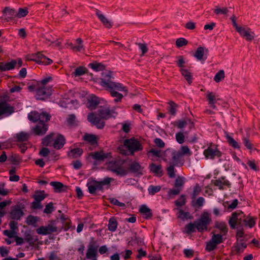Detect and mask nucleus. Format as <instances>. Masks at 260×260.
Returning a JSON list of instances; mask_svg holds the SVG:
<instances>
[{"mask_svg": "<svg viewBox=\"0 0 260 260\" xmlns=\"http://www.w3.org/2000/svg\"><path fill=\"white\" fill-rule=\"evenodd\" d=\"M51 115L47 112L39 113L36 111H31L28 114V119L32 122H38L32 128V131L37 136H43L48 131V126L46 124L50 120Z\"/></svg>", "mask_w": 260, "mask_h": 260, "instance_id": "obj_1", "label": "nucleus"}, {"mask_svg": "<svg viewBox=\"0 0 260 260\" xmlns=\"http://www.w3.org/2000/svg\"><path fill=\"white\" fill-rule=\"evenodd\" d=\"M111 78L110 73L103 74V78L101 79V85L110 91V94L112 97L115 98L114 99L115 103L120 102L123 96L121 93L115 91V90L125 91L126 93L127 90L126 87L123 86L121 83L112 81Z\"/></svg>", "mask_w": 260, "mask_h": 260, "instance_id": "obj_2", "label": "nucleus"}, {"mask_svg": "<svg viewBox=\"0 0 260 260\" xmlns=\"http://www.w3.org/2000/svg\"><path fill=\"white\" fill-rule=\"evenodd\" d=\"M111 180L112 178L109 177L105 178L100 181H98L93 178H89L86 184L88 192L91 194H96V191H103V186L109 185Z\"/></svg>", "mask_w": 260, "mask_h": 260, "instance_id": "obj_3", "label": "nucleus"}, {"mask_svg": "<svg viewBox=\"0 0 260 260\" xmlns=\"http://www.w3.org/2000/svg\"><path fill=\"white\" fill-rule=\"evenodd\" d=\"M123 146L129 152L131 155L142 151L143 148L141 143L135 138L125 139L123 141Z\"/></svg>", "mask_w": 260, "mask_h": 260, "instance_id": "obj_4", "label": "nucleus"}, {"mask_svg": "<svg viewBox=\"0 0 260 260\" xmlns=\"http://www.w3.org/2000/svg\"><path fill=\"white\" fill-rule=\"evenodd\" d=\"M196 224V229L199 232H203L207 230V226L210 223L211 219L207 212H204L200 219L194 221Z\"/></svg>", "mask_w": 260, "mask_h": 260, "instance_id": "obj_5", "label": "nucleus"}, {"mask_svg": "<svg viewBox=\"0 0 260 260\" xmlns=\"http://www.w3.org/2000/svg\"><path fill=\"white\" fill-rule=\"evenodd\" d=\"M245 218L244 213L241 210H237L232 214L229 223L231 229H235L237 225H241Z\"/></svg>", "mask_w": 260, "mask_h": 260, "instance_id": "obj_6", "label": "nucleus"}, {"mask_svg": "<svg viewBox=\"0 0 260 260\" xmlns=\"http://www.w3.org/2000/svg\"><path fill=\"white\" fill-rule=\"evenodd\" d=\"M108 169L117 175L120 176H124L127 174V170L124 169L120 162L118 161L110 162L108 165Z\"/></svg>", "mask_w": 260, "mask_h": 260, "instance_id": "obj_7", "label": "nucleus"}, {"mask_svg": "<svg viewBox=\"0 0 260 260\" xmlns=\"http://www.w3.org/2000/svg\"><path fill=\"white\" fill-rule=\"evenodd\" d=\"M52 92L51 87L40 86L36 89V98L37 100H44L49 97Z\"/></svg>", "mask_w": 260, "mask_h": 260, "instance_id": "obj_8", "label": "nucleus"}, {"mask_svg": "<svg viewBox=\"0 0 260 260\" xmlns=\"http://www.w3.org/2000/svg\"><path fill=\"white\" fill-rule=\"evenodd\" d=\"M164 155L165 157H171L172 162L170 163L177 166L180 162V159L182 156L179 151L170 148L165 150Z\"/></svg>", "mask_w": 260, "mask_h": 260, "instance_id": "obj_9", "label": "nucleus"}, {"mask_svg": "<svg viewBox=\"0 0 260 260\" xmlns=\"http://www.w3.org/2000/svg\"><path fill=\"white\" fill-rule=\"evenodd\" d=\"M98 115L101 119H108L111 117H115L117 113L114 110L101 107L98 111Z\"/></svg>", "mask_w": 260, "mask_h": 260, "instance_id": "obj_10", "label": "nucleus"}, {"mask_svg": "<svg viewBox=\"0 0 260 260\" xmlns=\"http://www.w3.org/2000/svg\"><path fill=\"white\" fill-rule=\"evenodd\" d=\"M203 154L206 159H214L216 157H221L222 152L217 147L209 146L204 150Z\"/></svg>", "mask_w": 260, "mask_h": 260, "instance_id": "obj_11", "label": "nucleus"}, {"mask_svg": "<svg viewBox=\"0 0 260 260\" xmlns=\"http://www.w3.org/2000/svg\"><path fill=\"white\" fill-rule=\"evenodd\" d=\"M14 112V107L5 101L0 102V119L8 116Z\"/></svg>", "mask_w": 260, "mask_h": 260, "instance_id": "obj_12", "label": "nucleus"}, {"mask_svg": "<svg viewBox=\"0 0 260 260\" xmlns=\"http://www.w3.org/2000/svg\"><path fill=\"white\" fill-rule=\"evenodd\" d=\"M88 156L99 161H104L106 159L112 157L111 153H104L103 151L89 153Z\"/></svg>", "mask_w": 260, "mask_h": 260, "instance_id": "obj_13", "label": "nucleus"}, {"mask_svg": "<svg viewBox=\"0 0 260 260\" xmlns=\"http://www.w3.org/2000/svg\"><path fill=\"white\" fill-rule=\"evenodd\" d=\"M24 215V212L19 205H16L11 207L10 216L12 219L20 220Z\"/></svg>", "mask_w": 260, "mask_h": 260, "instance_id": "obj_14", "label": "nucleus"}, {"mask_svg": "<svg viewBox=\"0 0 260 260\" xmlns=\"http://www.w3.org/2000/svg\"><path fill=\"white\" fill-rule=\"evenodd\" d=\"M88 120L94 124L99 129H102L105 125L104 121L101 120V118L96 116L93 113H89L87 116Z\"/></svg>", "mask_w": 260, "mask_h": 260, "instance_id": "obj_15", "label": "nucleus"}, {"mask_svg": "<svg viewBox=\"0 0 260 260\" xmlns=\"http://www.w3.org/2000/svg\"><path fill=\"white\" fill-rule=\"evenodd\" d=\"M57 231V228L51 224L40 226L36 230V232L38 234L42 235L50 234L52 233L56 232Z\"/></svg>", "mask_w": 260, "mask_h": 260, "instance_id": "obj_16", "label": "nucleus"}, {"mask_svg": "<svg viewBox=\"0 0 260 260\" xmlns=\"http://www.w3.org/2000/svg\"><path fill=\"white\" fill-rule=\"evenodd\" d=\"M208 52V50L207 49L200 46L198 47L194 54V56L198 60L201 61L203 63L207 58V56L206 54L205 55V53H207Z\"/></svg>", "mask_w": 260, "mask_h": 260, "instance_id": "obj_17", "label": "nucleus"}, {"mask_svg": "<svg viewBox=\"0 0 260 260\" xmlns=\"http://www.w3.org/2000/svg\"><path fill=\"white\" fill-rule=\"evenodd\" d=\"M247 247V244L244 242L243 239H238L236 242L234 244L232 249L233 251L235 252V254H238L244 251V249Z\"/></svg>", "mask_w": 260, "mask_h": 260, "instance_id": "obj_18", "label": "nucleus"}, {"mask_svg": "<svg viewBox=\"0 0 260 260\" xmlns=\"http://www.w3.org/2000/svg\"><path fill=\"white\" fill-rule=\"evenodd\" d=\"M3 16L6 17V21L8 22L16 17V10L10 7H5L2 11Z\"/></svg>", "mask_w": 260, "mask_h": 260, "instance_id": "obj_19", "label": "nucleus"}, {"mask_svg": "<svg viewBox=\"0 0 260 260\" xmlns=\"http://www.w3.org/2000/svg\"><path fill=\"white\" fill-rule=\"evenodd\" d=\"M34 58L31 59L35 61L38 63H42L44 64H49L52 62L51 59L47 58L42 54L38 53L36 55L34 56Z\"/></svg>", "mask_w": 260, "mask_h": 260, "instance_id": "obj_20", "label": "nucleus"}, {"mask_svg": "<svg viewBox=\"0 0 260 260\" xmlns=\"http://www.w3.org/2000/svg\"><path fill=\"white\" fill-rule=\"evenodd\" d=\"M65 143L66 139L61 134H58L55 139L54 140L53 147L56 149H60L63 147Z\"/></svg>", "mask_w": 260, "mask_h": 260, "instance_id": "obj_21", "label": "nucleus"}, {"mask_svg": "<svg viewBox=\"0 0 260 260\" xmlns=\"http://www.w3.org/2000/svg\"><path fill=\"white\" fill-rule=\"evenodd\" d=\"M99 104V99L96 96L91 94L87 98V106L91 110L95 109Z\"/></svg>", "mask_w": 260, "mask_h": 260, "instance_id": "obj_22", "label": "nucleus"}, {"mask_svg": "<svg viewBox=\"0 0 260 260\" xmlns=\"http://www.w3.org/2000/svg\"><path fill=\"white\" fill-rule=\"evenodd\" d=\"M214 185L217 186L220 190L224 189V186L228 187H231V183L229 180L225 179V177H221L218 179L215 180L214 182Z\"/></svg>", "mask_w": 260, "mask_h": 260, "instance_id": "obj_23", "label": "nucleus"}, {"mask_svg": "<svg viewBox=\"0 0 260 260\" xmlns=\"http://www.w3.org/2000/svg\"><path fill=\"white\" fill-rule=\"evenodd\" d=\"M240 35L245 38L247 41H251L254 39V34L249 30L246 29L244 27H241L237 31Z\"/></svg>", "mask_w": 260, "mask_h": 260, "instance_id": "obj_24", "label": "nucleus"}, {"mask_svg": "<svg viewBox=\"0 0 260 260\" xmlns=\"http://www.w3.org/2000/svg\"><path fill=\"white\" fill-rule=\"evenodd\" d=\"M83 153V150L81 148H72L71 147H70V150L68 152L67 155L69 158H76L80 157L82 155Z\"/></svg>", "mask_w": 260, "mask_h": 260, "instance_id": "obj_25", "label": "nucleus"}, {"mask_svg": "<svg viewBox=\"0 0 260 260\" xmlns=\"http://www.w3.org/2000/svg\"><path fill=\"white\" fill-rule=\"evenodd\" d=\"M139 212L142 214L144 218L146 219H150L152 217V213L151 210L146 205H142L140 207Z\"/></svg>", "mask_w": 260, "mask_h": 260, "instance_id": "obj_26", "label": "nucleus"}, {"mask_svg": "<svg viewBox=\"0 0 260 260\" xmlns=\"http://www.w3.org/2000/svg\"><path fill=\"white\" fill-rule=\"evenodd\" d=\"M96 15L106 28H110L112 27L113 23L102 14L99 10H97L96 11Z\"/></svg>", "mask_w": 260, "mask_h": 260, "instance_id": "obj_27", "label": "nucleus"}, {"mask_svg": "<svg viewBox=\"0 0 260 260\" xmlns=\"http://www.w3.org/2000/svg\"><path fill=\"white\" fill-rule=\"evenodd\" d=\"M50 185L53 187L55 192L65 191L67 188V186L64 185L61 182L57 181H52L50 183Z\"/></svg>", "mask_w": 260, "mask_h": 260, "instance_id": "obj_28", "label": "nucleus"}, {"mask_svg": "<svg viewBox=\"0 0 260 260\" xmlns=\"http://www.w3.org/2000/svg\"><path fill=\"white\" fill-rule=\"evenodd\" d=\"M76 42L77 44V45H74L73 43H71L69 44V46H70L74 51L81 52L84 50V46L83 45V41L80 38H78L76 40Z\"/></svg>", "mask_w": 260, "mask_h": 260, "instance_id": "obj_29", "label": "nucleus"}, {"mask_svg": "<svg viewBox=\"0 0 260 260\" xmlns=\"http://www.w3.org/2000/svg\"><path fill=\"white\" fill-rule=\"evenodd\" d=\"M83 139L92 145H96L98 144L97 137L94 135L86 134L83 136Z\"/></svg>", "mask_w": 260, "mask_h": 260, "instance_id": "obj_30", "label": "nucleus"}, {"mask_svg": "<svg viewBox=\"0 0 260 260\" xmlns=\"http://www.w3.org/2000/svg\"><path fill=\"white\" fill-rule=\"evenodd\" d=\"M129 170L134 173H140L142 171V167L139 162L133 161L129 165Z\"/></svg>", "mask_w": 260, "mask_h": 260, "instance_id": "obj_31", "label": "nucleus"}, {"mask_svg": "<svg viewBox=\"0 0 260 260\" xmlns=\"http://www.w3.org/2000/svg\"><path fill=\"white\" fill-rule=\"evenodd\" d=\"M225 137L227 140L229 144L234 148L240 149V146L238 142L229 135L228 133L225 132Z\"/></svg>", "mask_w": 260, "mask_h": 260, "instance_id": "obj_32", "label": "nucleus"}, {"mask_svg": "<svg viewBox=\"0 0 260 260\" xmlns=\"http://www.w3.org/2000/svg\"><path fill=\"white\" fill-rule=\"evenodd\" d=\"M207 100L208 101V104L213 108H216V106L215 104L216 102V96L215 94L212 92H208L207 93Z\"/></svg>", "mask_w": 260, "mask_h": 260, "instance_id": "obj_33", "label": "nucleus"}, {"mask_svg": "<svg viewBox=\"0 0 260 260\" xmlns=\"http://www.w3.org/2000/svg\"><path fill=\"white\" fill-rule=\"evenodd\" d=\"M256 219V218L248 216L243 219V222L246 226L252 228L255 225Z\"/></svg>", "mask_w": 260, "mask_h": 260, "instance_id": "obj_34", "label": "nucleus"}, {"mask_svg": "<svg viewBox=\"0 0 260 260\" xmlns=\"http://www.w3.org/2000/svg\"><path fill=\"white\" fill-rule=\"evenodd\" d=\"M215 227L220 231L222 235H225L228 232V228L226 223L224 222H217L215 224Z\"/></svg>", "mask_w": 260, "mask_h": 260, "instance_id": "obj_35", "label": "nucleus"}, {"mask_svg": "<svg viewBox=\"0 0 260 260\" xmlns=\"http://www.w3.org/2000/svg\"><path fill=\"white\" fill-rule=\"evenodd\" d=\"M88 70L82 66H80L76 68L74 72L72 73V75L75 77H79L87 73Z\"/></svg>", "mask_w": 260, "mask_h": 260, "instance_id": "obj_36", "label": "nucleus"}, {"mask_svg": "<svg viewBox=\"0 0 260 260\" xmlns=\"http://www.w3.org/2000/svg\"><path fill=\"white\" fill-rule=\"evenodd\" d=\"M53 134H49L46 136L45 138L42 139V143L44 146H49L53 144Z\"/></svg>", "mask_w": 260, "mask_h": 260, "instance_id": "obj_37", "label": "nucleus"}, {"mask_svg": "<svg viewBox=\"0 0 260 260\" xmlns=\"http://www.w3.org/2000/svg\"><path fill=\"white\" fill-rule=\"evenodd\" d=\"M108 230L111 232H115L117 228V222L116 218L112 217L110 218L108 225Z\"/></svg>", "mask_w": 260, "mask_h": 260, "instance_id": "obj_38", "label": "nucleus"}, {"mask_svg": "<svg viewBox=\"0 0 260 260\" xmlns=\"http://www.w3.org/2000/svg\"><path fill=\"white\" fill-rule=\"evenodd\" d=\"M196 229V224L195 221L193 223L190 222L187 224L184 227V233L187 234H190L195 232Z\"/></svg>", "mask_w": 260, "mask_h": 260, "instance_id": "obj_39", "label": "nucleus"}, {"mask_svg": "<svg viewBox=\"0 0 260 260\" xmlns=\"http://www.w3.org/2000/svg\"><path fill=\"white\" fill-rule=\"evenodd\" d=\"M149 168L151 172L157 175L162 174L161 165H156L155 164L152 163L150 165Z\"/></svg>", "mask_w": 260, "mask_h": 260, "instance_id": "obj_40", "label": "nucleus"}, {"mask_svg": "<svg viewBox=\"0 0 260 260\" xmlns=\"http://www.w3.org/2000/svg\"><path fill=\"white\" fill-rule=\"evenodd\" d=\"M28 13V11L27 8H19L18 11H16V17L21 18L26 16Z\"/></svg>", "mask_w": 260, "mask_h": 260, "instance_id": "obj_41", "label": "nucleus"}, {"mask_svg": "<svg viewBox=\"0 0 260 260\" xmlns=\"http://www.w3.org/2000/svg\"><path fill=\"white\" fill-rule=\"evenodd\" d=\"M180 72L182 75L185 78L189 84L192 82V76L191 73L186 69H181Z\"/></svg>", "mask_w": 260, "mask_h": 260, "instance_id": "obj_42", "label": "nucleus"}, {"mask_svg": "<svg viewBox=\"0 0 260 260\" xmlns=\"http://www.w3.org/2000/svg\"><path fill=\"white\" fill-rule=\"evenodd\" d=\"M47 195L45 193V191L44 190L37 191L36 194L34 196V199L35 201L38 202H41L45 198L47 197Z\"/></svg>", "mask_w": 260, "mask_h": 260, "instance_id": "obj_43", "label": "nucleus"}, {"mask_svg": "<svg viewBox=\"0 0 260 260\" xmlns=\"http://www.w3.org/2000/svg\"><path fill=\"white\" fill-rule=\"evenodd\" d=\"M88 66L95 71H103L105 69V66L101 63L93 62L89 64Z\"/></svg>", "mask_w": 260, "mask_h": 260, "instance_id": "obj_44", "label": "nucleus"}, {"mask_svg": "<svg viewBox=\"0 0 260 260\" xmlns=\"http://www.w3.org/2000/svg\"><path fill=\"white\" fill-rule=\"evenodd\" d=\"M161 189V186L159 185L154 186L151 185L148 188V191L150 195H154L158 192Z\"/></svg>", "mask_w": 260, "mask_h": 260, "instance_id": "obj_45", "label": "nucleus"}, {"mask_svg": "<svg viewBox=\"0 0 260 260\" xmlns=\"http://www.w3.org/2000/svg\"><path fill=\"white\" fill-rule=\"evenodd\" d=\"M168 104L169 105V107H168L169 112L171 115H175L178 105L173 101H170Z\"/></svg>", "mask_w": 260, "mask_h": 260, "instance_id": "obj_46", "label": "nucleus"}, {"mask_svg": "<svg viewBox=\"0 0 260 260\" xmlns=\"http://www.w3.org/2000/svg\"><path fill=\"white\" fill-rule=\"evenodd\" d=\"M17 62L15 60H12L10 62H4V71H9L13 69L16 65Z\"/></svg>", "mask_w": 260, "mask_h": 260, "instance_id": "obj_47", "label": "nucleus"}, {"mask_svg": "<svg viewBox=\"0 0 260 260\" xmlns=\"http://www.w3.org/2000/svg\"><path fill=\"white\" fill-rule=\"evenodd\" d=\"M97 255V251L92 248H88L86 257L88 259L95 258Z\"/></svg>", "mask_w": 260, "mask_h": 260, "instance_id": "obj_48", "label": "nucleus"}, {"mask_svg": "<svg viewBox=\"0 0 260 260\" xmlns=\"http://www.w3.org/2000/svg\"><path fill=\"white\" fill-rule=\"evenodd\" d=\"M211 240L216 245L223 242V238L221 234H214Z\"/></svg>", "mask_w": 260, "mask_h": 260, "instance_id": "obj_49", "label": "nucleus"}, {"mask_svg": "<svg viewBox=\"0 0 260 260\" xmlns=\"http://www.w3.org/2000/svg\"><path fill=\"white\" fill-rule=\"evenodd\" d=\"M174 164H171L169 167H168L166 170L168 175L170 178H173L175 177V169Z\"/></svg>", "mask_w": 260, "mask_h": 260, "instance_id": "obj_50", "label": "nucleus"}, {"mask_svg": "<svg viewBox=\"0 0 260 260\" xmlns=\"http://www.w3.org/2000/svg\"><path fill=\"white\" fill-rule=\"evenodd\" d=\"M25 240L29 243L30 245L33 246L38 241V239L37 236L33 237L30 235H28L25 238Z\"/></svg>", "mask_w": 260, "mask_h": 260, "instance_id": "obj_51", "label": "nucleus"}, {"mask_svg": "<svg viewBox=\"0 0 260 260\" xmlns=\"http://www.w3.org/2000/svg\"><path fill=\"white\" fill-rule=\"evenodd\" d=\"M224 78V72L223 70H220L218 72L214 77V80L217 82H219Z\"/></svg>", "mask_w": 260, "mask_h": 260, "instance_id": "obj_52", "label": "nucleus"}, {"mask_svg": "<svg viewBox=\"0 0 260 260\" xmlns=\"http://www.w3.org/2000/svg\"><path fill=\"white\" fill-rule=\"evenodd\" d=\"M179 152L181 153V155H191L192 154L191 151L190 150L189 148L187 146H182L180 148Z\"/></svg>", "mask_w": 260, "mask_h": 260, "instance_id": "obj_53", "label": "nucleus"}, {"mask_svg": "<svg viewBox=\"0 0 260 260\" xmlns=\"http://www.w3.org/2000/svg\"><path fill=\"white\" fill-rule=\"evenodd\" d=\"M201 187L199 185V184H196V185L193 187V192L191 194V199L194 200L196 197L200 193L201 191Z\"/></svg>", "mask_w": 260, "mask_h": 260, "instance_id": "obj_54", "label": "nucleus"}, {"mask_svg": "<svg viewBox=\"0 0 260 260\" xmlns=\"http://www.w3.org/2000/svg\"><path fill=\"white\" fill-rule=\"evenodd\" d=\"M188 44V41L183 38H180L176 40V45L178 48H180L182 46H186Z\"/></svg>", "mask_w": 260, "mask_h": 260, "instance_id": "obj_55", "label": "nucleus"}, {"mask_svg": "<svg viewBox=\"0 0 260 260\" xmlns=\"http://www.w3.org/2000/svg\"><path fill=\"white\" fill-rule=\"evenodd\" d=\"M37 220H38L37 217L32 215H29L26 218V222L28 225H32L33 226H35Z\"/></svg>", "mask_w": 260, "mask_h": 260, "instance_id": "obj_56", "label": "nucleus"}, {"mask_svg": "<svg viewBox=\"0 0 260 260\" xmlns=\"http://www.w3.org/2000/svg\"><path fill=\"white\" fill-rule=\"evenodd\" d=\"M17 139L18 141H25L28 139V135L24 132H21L17 134Z\"/></svg>", "mask_w": 260, "mask_h": 260, "instance_id": "obj_57", "label": "nucleus"}, {"mask_svg": "<svg viewBox=\"0 0 260 260\" xmlns=\"http://www.w3.org/2000/svg\"><path fill=\"white\" fill-rule=\"evenodd\" d=\"M184 178L183 177L179 176L175 180L174 186L176 188H180V187H182L184 185Z\"/></svg>", "mask_w": 260, "mask_h": 260, "instance_id": "obj_58", "label": "nucleus"}, {"mask_svg": "<svg viewBox=\"0 0 260 260\" xmlns=\"http://www.w3.org/2000/svg\"><path fill=\"white\" fill-rule=\"evenodd\" d=\"M178 217L184 220L185 219L192 218L190 214L188 212H184L182 210H180L179 211Z\"/></svg>", "mask_w": 260, "mask_h": 260, "instance_id": "obj_59", "label": "nucleus"}, {"mask_svg": "<svg viewBox=\"0 0 260 260\" xmlns=\"http://www.w3.org/2000/svg\"><path fill=\"white\" fill-rule=\"evenodd\" d=\"M54 207L52 202H50L45 206L44 212L46 214H51L54 211Z\"/></svg>", "mask_w": 260, "mask_h": 260, "instance_id": "obj_60", "label": "nucleus"}, {"mask_svg": "<svg viewBox=\"0 0 260 260\" xmlns=\"http://www.w3.org/2000/svg\"><path fill=\"white\" fill-rule=\"evenodd\" d=\"M217 245L214 243L211 240L207 243L206 250L208 252H211L216 247Z\"/></svg>", "mask_w": 260, "mask_h": 260, "instance_id": "obj_61", "label": "nucleus"}, {"mask_svg": "<svg viewBox=\"0 0 260 260\" xmlns=\"http://www.w3.org/2000/svg\"><path fill=\"white\" fill-rule=\"evenodd\" d=\"M186 199L184 195H181L178 200L175 201V205L177 207H181L185 205Z\"/></svg>", "mask_w": 260, "mask_h": 260, "instance_id": "obj_62", "label": "nucleus"}, {"mask_svg": "<svg viewBox=\"0 0 260 260\" xmlns=\"http://www.w3.org/2000/svg\"><path fill=\"white\" fill-rule=\"evenodd\" d=\"M214 13L216 14H223L225 15L229 12V10L227 8H219L217 7L214 9Z\"/></svg>", "mask_w": 260, "mask_h": 260, "instance_id": "obj_63", "label": "nucleus"}, {"mask_svg": "<svg viewBox=\"0 0 260 260\" xmlns=\"http://www.w3.org/2000/svg\"><path fill=\"white\" fill-rule=\"evenodd\" d=\"M184 136L183 133L179 132L176 134V140L177 142L181 144L184 142Z\"/></svg>", "mask_w": 260, "mask_h": 260, "instance_id": "obj_64", "label": "nucleus"}]
</instances>
